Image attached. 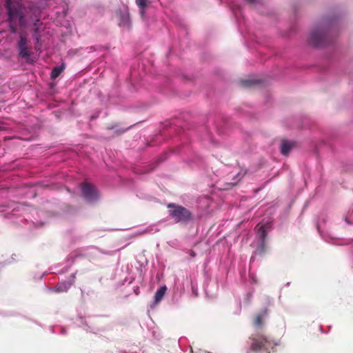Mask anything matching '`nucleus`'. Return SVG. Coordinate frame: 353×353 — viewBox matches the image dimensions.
I'll return each mask as SVG.
<instances>
[{"label":"nucleus","instance_id":"1","mask_svg":"<svg viewBox=\"0 0 353 353\" xmlns=\"http://www.w3.org/2000/svg\"><path fill=\"white\" fill-rule=\"evenodd\" d=\"M7 10L8 13L9 23L12 33H16V24L18 23L21 27L26 25L25 19L26 8L17 1L6 0Z\"/></svg>","mask_w":353,"mask_h":353},{"label":"nucleus","instance_id":"2","mask_svg":"<svg viewBox=\"0 0 353 353\" xmlns=\"http://www.w3.org/2000/svg\"><path fill=\"white\" fill-rule=\"evenodd\" d=\"M174 208L169 210V214L176 222H185L188 221L191 214L190 212L182 206H175L174 204H169L168 208Z\"/></svg>","mask_w":353,"mask_h":353},{"label":"nucleus","instance_id":"3","mask_svg":"<svg viewBox=\"0 0 353 353\" xmlns=\"http://www.w3.org/2000/svg\"><path fill=\"white\" fill-rule=\"evenodd\" d=\"M272 228V221L268 220L259 223L256 228V237L259 239V244L260 245L259 252L263 249L264 240L268 230Z\"/></svg>","mask_w":353,"mask_h":353},{"label":"nucleus","instance_id":"4","mask_svg":"<svg viewBox=\"0 0 353 353\" xmlns=\"http://www.w3.org/2000/svg\"><path fill=\"white\" fill-rule=\"evenodd\" d=\"M19 56L29 62L30 60L31 53L28 48L27 37L23 33H20L19 40L17 43Z\"/></svg>","mask_w":353,"mask_h":353},{"label":"nucleus","instance_id":"5","mask_svg":"<svg viewBox=\"0 0 353 353\" xmlns=\"http://www.w3.org/2000/svg\"><path fill=\"white\" fill-rule=\"evenodd\" d=\"M83 197L88 201H94L98 197V193L95 188L91 184L85 183L81 187Z\"/></svg>","mask_w":353,"mask_h":353},{"label":"nucleus","instance_id":"6","mask_svg":"<svg viewBox=\"0 0 353 353\" xmlns=\"http://www.w3.org/2000/svg\"><path fill=\"white\" fill-rule=\"evenodd\" d=\"M325 38L324 32L319 28L314 29L310 35L311 42L314 46H319Z\"/></svg>","mask_w":353,"mask_h":353},{"label":"nucleus","instance_id":"7","mask_svg":"<svg viewBox=\"0 0 353 353\" xmlns=\"http://www.w3.org/2000/svg\"><path fill=\"white\" fill-rule=\"evenodd\" d=\"M74 279H75V274H72L71 275V280H70V281H63L61 283H59L55 288H49L48 290L50 291H52V292H65L72 285V283H74Z\"/></svg>","mask_w":353,"mask_h":353},{"label":"nucleus","instance_id":"8","mask_svg":"<svg viewBox=\"0 0 353 353\" xmlns=\"http://www.w3.org/2000/svg\"><path fill=\"white\" fill-rule=\"evenodd\" d=\"M268 343L266 339L263 337H259V339H253L251 346L253 350H268Z\"/></svg>","mask_w":353,"mask_h":353},{"label":"nucleus","instance_id":"9","mask_svg":"<svg viewBox=\"0 0 353 353\" xmlns=\"http://www.w3.org/2000/svg\"><path fill=\"white\" fill-rule=\"evenodd\" d=\"M120 21L119 26L122 28H129L130 27V17L129 13L128 11H125L123 12H120L119 14Z\"/></svg>","mask_w":353,"mask_h":353},{"label":"nucleus","instance_id":"10","mask_svg":"<svg viewBox=\"0 0 353 353\" xmlns=\"http://www.w3.org/2000/svg\"><path fill=\"white\" fill-rule=\"evenodd\" d=\"M167 290V288L165 285L161 286L155 293L154 294V305L158 304L164 296Z\"/></svg>","mask_w":353,"mask_h":353},{"label":"nucleus","instance_id":"11","mask_svg":"<svg viewBox=\"0 0 353 353\" xmlns=\"http://www.w3.org/2000/svg\"><path fill=\"white\" fill-rule=\"evenodd\" d=\"M294 146V143L290 141H283L281 145V152L283 155H288Z\"/></svg>","mask_w":353,"mask_h":353},{"label":"nucleus","instance_id":"12","mask_svg":"<svg viewBox=\"0 0 353 353\" xmlns=\"http://www.w3.org/2000/svg\"><path fill=\"white\" fill-rule=\"evenodd\" d=\"M64 68V64L54 68L51 72V78L56 79L63 71Z\"/></svg>","mask_w":353,"mask_h":353},{"label":"nucleus","instance_id":"13","mask_svg":"<svg viewBox=\"0 0 353 353\" xmlns=\"http://www.w3.org/2000/svg\"><path fill=\"white\" fill-rule=\"evenodd\" d=\"M149 0H137V4L140 8V12L142 17L145 15V9Z\"/></svg>","mask_w":353,"mask_h":353},{"label":"nucleus","instance_id":"14","mask_svg":"<svg viewBox=\"0 0 353 353\" xmlns=\"http://www.w3.org/2000/svg\"><path fill=\"white\" fill-rule=\"evenodd\" d=\"M345 221L349 224L353 223V208L345 216Z\"/></svg>","mask_w":353,"mask_h":353},{"label":"nucleus","instance_id":"15","mask_svg":"<svg viewBox=\"0 0 353 353\" xmlns=\"http://www.w3.org/2000/svg\"><path fill=\"white\" fill-rule=\"evenodd\" d=\"M254 323L257 326H260L261 325V316H257L255 321H254Z\"/></svg>","mask_w":353,"mask_h":353},{"label":"nucleus","instance_id":"16","mask_svg":"<svg viewBox=\"0 0 353 353\" xmlns=\"http://www.w3.org/2000/svg\"><path fill=\"white\" fill-rule=\"evenodd\" d=\"M152 230V228L148 227L146 229H145L143 231L140 232L139 234H145V233H148V232H150Z\"/></svg>","mask_w":353,"mask_h":353},{"label":"nucleus","instance_id":"17","mask_svg":"<svg viewBox=\"0 0 353 353\" xmlns=\"http://www.w3.org/2000/svg\"><path fill=\"white\" fill-rule=\"evenodd\" d=\"M33 38L36 40L37 43L39 42V37L37 34V33H35L34 35H33Z\"/></svg>","mask_w":353,"mask_h":353},{"label":"nucleus","instance_id":"18","mask_svg":"<svg viewBox=\"0 0 353 353\" xmlns=\"http://www.w3.org/2000/svg\"><path fill=\"white\" fill-rule=\"evenodd\" d=\"M35 48H36V50H39V48H38V46L37 45L35 46Z\"/></svg>","mask_w":353,"mask_h":353},{"label":"nucleus","instance_id":"19","mask_svg":"<svg viewBox=\"0 0 353 353\" xmlns=\"http://www.w3.org/2000/svg\"><path fill=\"white\" fill-rule=\"evenodd\" d=\"M250 1H252L253 0H250Z\"/></svg>","mask_w":353,"mask_h":353}]
</instances>
